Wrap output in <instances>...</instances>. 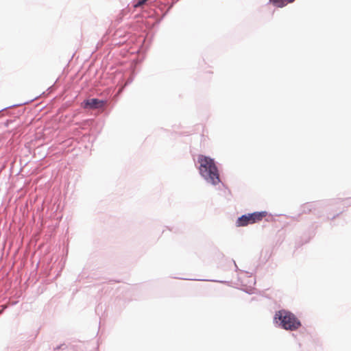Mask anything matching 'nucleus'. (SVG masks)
Masks as SVG:
<instances>
[{
	"label": "nucleus",
	"instance_id": "nucleus-1",
	"mask_svg": "<svg viewBox=\"0 0 351 351\" xmlns=\"http://www.w3.org/2000/svg\"><path fill=\"white\" fill-rule=\"evenodd\" d=\"M197 169L199 175L207 183L216 186L221 183L223 186L219 175V170L216 165L215 158L210 156L199 154L197 157Z\"/></svg>",
	"mask_w": 351,
	"mask_h": 351
},
{
	"label": "nucleus",
	"instance_id": "nucleus-10",
	"mask_svg": "<svg viewBox=\"0 0 351 351\" xmlns=\"http://www.w3.org/2000/svg\"><path fill=\"white\" fill-rule=\"evenodd\" d=\"M32 101V99L29 100V101H24L23 103H21V104H14V105H12V106H7V107H5L2 109H0V112H1L3 110H5L8 108H13V107H16V106H23V105H25V104H29V102H31Z\"/></svg>",
	"mask_w": 351,
	"mask_h": 351
},
{
	"label": "nucleus",
	"instance_id": "nucleus-8",
	"mask_svg": "<svg viewBox=\"0 0 351 351\" xmlns=\"http://www.w3.org/2000/svg\"><path fill=\"white\" fill-rule=\"evenodd\" d=\"M295 0H269V3L277 8H283L289 3L293 2Z\"/></svg>",
	"mask_w": 351,
	"mask_h": 351
},
{
	"label": "nucleus",
	"instance_id": "nucleus-16",
	"mask_svg": "<svg viewBox=\"0 0 351 351\" xmlns=\"http://www.w3.org/2000/svg\"><path fill=\"white\" fill-rule=\"evenodd\" d=\"M210 281H213V282H218L217 280H211Z\"/></svg>",
	"mask_w": 351,
	"mask_h": 351
},
{
	"label": "nucleus",
	"instance_id": "nucleus-13",
	"mask_svg": "<svg viewBox=\"0 0 351 351\" xmlns=\"http://www.w3.org/2000/svg\"><path fill=\"white\" fill-rule=\"evenodd\" d=\"M5 307L3 306H1V309H0V314H1L4 310Z\"/></svg>",
	"mask_w": 351,
	"mask_h": 351
},
{
	"label": "nucleus",
	"instance_id": "nucleus-11",
	"mask_svg": "<svg viewBox=\"0 0 351 351\" xmlns=\"http://www.w3.org/2000/svg\"><path fill=\"white\" fill-rule=\"evenodd\" d=\"M53 351H69V348L66 344H61L54 348Z\"/></svg>",
	"mask_w": 351,
	"mask_h": 351
},
{
	"label": "nucleus",
	"instance_id": "nucleus-3",
	"mask_svg": "<svg viewBox=\"0 0 351 351\" xmlns=\"http://www.w3.org/2000/svg\"><path fill=\"white\" fill-rule=\"evenodd\" d=\"M267 215V211H256L242 215L236 221L237 227H243L249 224H253L263 219Z\"/></svg>",
	"mask_w": 351,
	"mask_h": 351
},
{
	"label": "nucleus",
	"instance_id": "nucleus-2",
	"mask_svg": "<svg viewBox=\"0 0 351 351\" xmlns=\"http://www.w3.org/2000/svg\"><path fill=\"white\" fill-rule=\"evenodd\" d=\"M273 323L276 327L289 331H295L302 326L294 313L284 308L276 311Z\"/></svg>",
	"mask_w": 351,
	"mask_h": 351
},
{
	"label": "nucleus",
	"instance_id": "nucleus-4",
	"mask_svg": "<svg viewBox=\"0 0 351 351\" xmlns=\"http://www.w3.org/2000/svg\"><path fill=\"white\" fill-rule=\"evenodd\" d=\"M329 199L308 202L302 206L304 213H313L315 215H321L323 213V208L330 206Z\"/></svg>",
	"mask_w": 351,
	"mask_h": 351
},
{
	"label": "nucleus",
	"instance_id": "nucleus-14",
	"mask_svg": "<svg viewBox=\"0 0 351 351\" xmlns=\"http://www.w3.org/2000/svg\"><path fill=\"white\" fill-rule=\"evenodd\" d=\"M9 122H12V121L7 120V121H6V122H5V125L6 126H8V124H9Z\"/></svg>",
	"mask_w": 351,
	"mask_h": 351
},
{
	"label": "nucleus",
	"instance_id": "nucleus-7",
	"mask_svg": "<svg viewBox=\"0 0 351 351\" xmlns=\"http://www.w3.org/2000/svg\"><path fill=\"white\" fill-rule=\"evenodd\" d=\"M329 203L331 206H334L336 204H341L343 206V208H348V206H351V197L350 198H336L329 199Z\"/></svg>",
	"mask_w": 351,
	"mask_h": 351
},
{
	"label": "nucleus",
	"instance_id": "nucleus-5",
	"mask_svg": "<svg viewBox=\"0 0 351 351\" xmlns=\"http://www.w3.org/2000/svg\"><path fill=\"white\" fill-rule=\"evenodd\" d=\"M345 208L341 204H339L323 208V213L326 212L328 219L332 221L341 214L345 210Z\"/></svg>",
	"mask_w": 351,
	"mask_h": 351
},
{
	"label": "nucleus",
	"instance_id": "nucleus-15",
	"mask_svg": "<svg viewBox=\"0 0 351 351\" xmlns=\"http://www.w3.org/2000/svg\"><path fill=\"white\" fill-rule=\"evenodd\" d=\"M233 262H234V265H235L236 269H237V268H238V267H237V265H236V263H235V262H234V261H233Z\"/></svg>",
	"mask_w": 351,
	"mask_h": 351
},
{
	"label": "nucleus",
	"instance_id": "nucleus-12",
	"mask_svg": "<svg viewBox=\"0 0 351 351\" xmlns=\"http://www.w3.org/2000/svg\"><path fill=\"white\" fill-rule=\"evenodd\" d=\"M4 351H20L14 348H8Z\"/></svg>",
	"mask_w": 351,
	"mask_h": 351
},
{
	"label": "nucleus",
	"instance_id": "nucleus-6",
	"mask_svg": "<svg viewBox=\"0 0 351 351\" xmlns=\"http://www.w3.org/2000/svg\"><path fill=\"white\" fill-rule=\"evenodd\" d=\"M106 104V100L91 98L84 100L82 107L85 109L95 110L102 108Z\"/></svg>",
	"mask_w": 351,
	"mask_h": 351
},
{
	"label": "nucleus",
	"instance_id": "nucleus-9",
	"mask_svg": "<svg viewBox=\"0 0 351 351\" xmlns=\"http://www.w3.org/2000/svg\"><path fill=\"white\" fill-rule=\"evenodd\" d=\"M148 0H133L132 2V6L134 8H137L141 7L144 5Z\"/></svg>",
	"mask_w": 351,
	"mask_h": 351
}]
</instances>
